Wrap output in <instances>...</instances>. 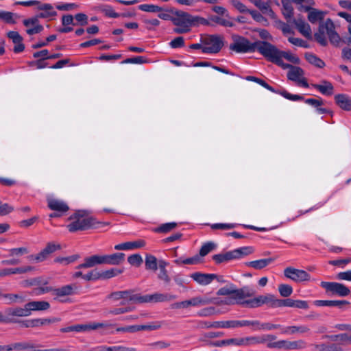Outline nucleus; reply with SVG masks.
<instances>
[{
  "instance_id": "obj_60",
  "label": "nucleus",
  "mask_w": 351,
  "mask_h": 351,
  "mask_svg": "<svg viewBox=\"0 0 351 351\" xmlns=\"http://www.w3.org/2000/svg\"><path fill=\"white\" fill-rule=\"evenodd\" d=\"M148 62V60L143 56H136L131 58H127L122 62L125 64H145Z\"/></svg>"
},
{
  "instance_id": "obj_50",
  "label": "nucleus",
  "mask_w": 351,
  "mask_h": 351,
  "mask_svg": "<svg viewBox=\"0 0 351 351\" xmlns=\"http://www.w3.org/2000/svg\"><path fill=\"white\" fill-rule=\"evenodd\" d=\"M293 3L301 5V8L303 9L305 12L311 10L313 9L312 6H313L315 3L313 0H292Z\"/></svg>"
},
{
  "instance_id": "obj_1",
  "label": "nucleus",
  "mask_w": 351,
  "mask_h": 351,
  "mask_svg": "<svg viewBox=\"0 0 351 351\" xmlns=\"http://www.w3.org/2000/svg\"><path fill=\"white\" fill-rule=\"evenodd\" d=\"M71 223L66 227L69 232L86 230L89 228H99L109 224L108 222H101L90 217L84 210H78L71 215L69 219Z\"/></svg>"
},
{
  "instance_id": "obj_39",
  "label": "nucleus",
  "mask_w": 351,
  "mask_h": 351,
  "mask_svg": "<svg viewBox=\"0 0 351 351\" xmlns=\"http://www.w3.org/2000/svg\"><path fill=\"white\" fill-rule=\"evenodd\" d=\"M271 258L259 259L254 261H250L246 263L247 266L252 267L256 269H261L272 262Z\"/></svg>"
},
{
  "instance_id": "obj_55",
  "label": "nucleus",
  "mask_w": 351,
  "mask_h": 351,
  "mask_svg": "<svg viewBox=\"0 0 351 351\" xmlns=\"http://www.w3.org/2000/svg\"><path fill=\"white\" fill-rule=\"evenodd\" d=\"M122 271H123L121 269L112 268V269H108V270L104 271L103 273H100L101 278H104V279L111 278L114 276H117L118 274H121Z\"/></svg>"
},
{
  "instance_id": "obj_21",
  "label": "nucleus",
  "mask_w": 351,
  "mask_h": 351,
  "mask_svg": "<svg viewBox=\"0 0 351 351\" xmlns=\"http://www.w3.org/2000/svg\"><path fill=\"white\" fill-rule=\"evenodd\" d=\"M146 243L144 240L138 239L134 241L125 242L114 245L116 250H131L143 247Z\"/></svg>"
},
{
  "instance_id": "obj_12",
  "label": "nucleus",
  "mask_w": 351,
  "mask_h": 351,
  "mask_svg": "<svg viewBox=\"0 0 351 351\" xmlns=\"http://www.w3.org/2000/svg\"><path fill=\"white\" fill-rule=\"evenodd\" d=\"M23 24L27 27L26 33L29 36L39 34L44 29L43 26L40 24L39 19L36 16L24 19Z\"/></svg>"
},
{
  "instance_id": "obj_32",
  "label": "nucleus",
  "mask_w": 351,
  "mask_h": 351,
  "mask_svg": "<svg viewBox=\"0 0 351 351\" xmlns=\"http://www.w3.org/2000/svg\"><path fill=\"white\" fill-rule=\"evenodd\" d=\"M314 304L318 306H337L342 308L344 306L348 305L349 302L346 300H315Z\"/></svg>"
},
{
  "instance_id": "obj_47",
  "label": "nucleus",
  "mask_w": 351,
  "mask_h": 351,
  "mask_svg": "<svg viewBox=\"0 0 351 351\" xmlns=\"http://www.w3.org/2000/svg\"><path fill=\"white\" fill-rule=\"evenodd\" d=\"M80 258V256L77 254L72 255L67 257H57L54 259V261L56 263L66 265L71 263L75 262L76 260H77Z\"/></svg>"
},
{
  "instance_id": "obj_26",
  "label": "nucleus",
  "mask_w": 351,
  "mask_h": 351,
  "mask_svg": "<svg viewBox=\"0 0 351 351\" xmlns=\"http://www.w3.org/2000/svg\"><path fill=\"white\" fill-rule=\"evenodd\" d=\"M103 263L106 265H117L124 261L123 253H114L109 255H102Z\"/></svg>"
},
{
  "instance_id": "obj_61",
  "label": "nucleus",
  "mask_w": 351,
  "mask_h": 351,
  "mask_svg": "<svg viewBox=\"0 0 351 351\" xmlns=\"http://www.w3.org/2000/svg\"><path fill=\"white\" fill-rule=\"evenodd\" d=\"M128 263L132 265L140 266L143 263V258L140 254H135L128 258Z\"/></svg>"
},
{
  "instance_id": "obj_62",
  "label": "nucleus",
  "mask_w": 351,
  "mask_h": 351,
  "mask_svg": "<svg viewBox=\"0 0 351 351\" xmlns=\"http://www.w3.org/2000/svg\"><path fill=\"white\" fill-rule=\"evenodd\" d=\"M237 290L234 285L228 283L224 287H221V295H232L233 292H235Z\"/></svg>"
},
{
  "instance_id": "obj_44",
  "label": "nucleus",
  "mask_w": 351,
  "mask_h": 351,
  "mask_svg": "<svg viewBox=\"0 0 351 351\" xmlns=\"http://www.w3.org/2000/svg\"><path fill=\"white\" fill-rule=\"evenodd\" d=\"M275 93L291 101H304V99L302 95L291 94L285 90H276Z\"/></svg>"
},
{
  "instance_id": "obj_27",
  "label": "nucleus",
  "mask_w": 351,
  "mask_h": 351,
  "mask_svg": "<svg viewBox=\"0 0 351 351\" xmlns=\"http://www.w3.org/2000/svg\"><path fill=\"white\" fill-rule=\"evenodd\" d=\"M103 263V258L102 255H93L89 257H86L84 259V262L80 265H79L77 268H90L93 267L97 265H102Z\"/></svg>"
},
{
  "instance_id": "obj_35",
  "label": "nucleus",
  "mask_w": 351,
  "mask_h": 351,
  "mask_svg": "<svg viewBox=\"0 0 351 351\" xmlns=\"http://www.w3.org/2000/svg\"><path fill=\"white\" fill-rule=\"evenodd\" d=\"M307 12H308V20L311 23H315L319 21L323 20L325 15L324 12L315 8L311 9Z\"/></svg>"
},
{
  "instance_id": "obj_28",
  "label": "nucleus",
  "mask_w": 351,
  "mask_h": 351,
  "mask_svg": "<svg viewBox=\"0 0 351 351\" xmlns=\"http://www.w3.org/2000/svg\"><path fill=\"white\" fill-rule=\"evenodd\" d=\"M256 337V344H265L266 347L273 349L274 341L277 339V337L271 334H263Z\"/></svg>"
},
{
  "instance_id": "obj_23",
  "label": "nucleus",
  "mask_w": 351,
  "mask_h": 351,
  "mask_svg": "<svg viewBox=\"0 0 351 351\" xmlns=\"http://www.w3.org/2000/svg\"><path fill=\"white\" fill-rule=\"evenodd\" d=\"M191 277L201 285H207L214 279L217 278V276L216 274H202L199 272L192 274Z\"/></svg>"
},
{
  "instance_id": "obj_38",
  "label": "nucleus",
  "mask_w": 351,
  "mask_h": 351,
  "mask_svg": "<svg viewBox=\"0 0 351 351\" xmlns=\"http://www.w3.org/2000/svg\"><path fill=\"white\" fill-rule=\"evenodd\" d=\"M304 75V71L298 66L291 67V70H289L287 73V77L289 80L296 82L302 77Z\"/></svg>"
},
{
  "instance_id": "obj_53",
  "label": "nucleus",
  "mask_w": 351,
  "mask_h": 351,
  "mask_svg": "<svg viewBox=\"0 0 351 351\" xmlns=\"http://www.w3.org/2000/svg\"><path fill=\"white\" fill-rule=\"evenodd\" d=\"M278 291L281 296L287 298L292 294L293 288L289 285L281 284L278 286Z\"/></svg>"
},
{
  "instance_id": "obj_14",
  "label": "nucleus",
  "mask_w": 351,
  "mask_h": 351,
  "mask_svg": "<svg viewBox=\"0 0 351 351\" xmlns=\"http://www.w3.org/2000/svg\"><path fill=\"white\" fill-rule=\"evenodd\" d=\"M141 295L134 294L132 290L119 291L112 293L108 295L109 298H111L115 301L120 299H123L127 301L141 302Z\"/></svg>"
},
{
  "instance_id": "obj_46",
  "label": "nucleus",
  "mask_w": 351,
  "mask_h": 351,
  "mask_svg": "<svg viewBox=\"0 0 351 351\" xmlns=\"http://www.w3.org/2000/svg\"><path fill=\"white\" fill-rule=\"evenodd\" d=\"M245 80L247 81L254 82L260 84L263 87L265 88L266 89L269 90L271 92H273V93L276 92V90L272 86L269 85L266 82H265L262 79L258 78L254 76L249 75V76L245 77Z\"/></svg>"
},
{
  "instance_id": "obj_57",
  "label": "nucleus",
  "mask_w": 351,
  "mask_h": 351,
  "mask_svg": "<svg viewBox=\"0 0 351 351\" xmlns=\"http://www.w3.org/2000/svg\"><path fill=\"white\" fill-rule=\"evenodd\" d=\"M33 348V343L29 342L14 343V351H29Z\"/></svg>"
},
{
  "instance_id": "obj_4",
  "label": "nucleus",
  "mask_w": 351,
  "mask_h": 351,
  "mask_svg": "<svg viewBox=\"0 0 351 351\" xmlns=\"http://www.w3.org/2000/svg\"><path fill=\"white\" fill-rule=\"evenodd\" d=\"M256 50L262 54L268 60L275 62L280 54L281 51L278 50L274 45L265 41H257Z\"/></svg>"
},
{
  "instance_id": "obj_10",
  "label": "nucleus",
  "mask_w": 351,
  "mask_h": 351,
  "mask_svg": "<svg viewBox=\"0 0 351 351\" xmlns=\"http://www.w3.org/2000/svg\"><path fill=\"white\" fill-rule=\"evenodd\" d=\"M284 275L287 278L296 282L308 281L311 279L310 275L304 270L298 269L291 267L285 269Z\"/></svg>"
},
{
  "instance_id": "obj_13",
  "label": "nucleus",
  "mask_w": 351,
  "mask_h": 351,
  "mask_svg": "<svg viewBox=\"0 0 351 351\" xmlns=\"http://www.w3.org/2000/svg\"><path fill=\"white\" fill-rule=\"evenodd\" d=\"M5 313L7 314L8 323H20L21 321H19L16 317H27L30 315V313L27 311L26 305L24 306V308L21 307H14V308H8L5 309Z\"/></svg>"
},
{
  "instance_id": "obj_7",
  "label": "nucleus",
  "mask_w": 351,
  "mask_h": 351,
  "mask_svg": "<svg viewBox=\"0 0 351 351\" xmlns=\"http://www.w3.org/2000/svg\"><path fill=\"white\" fill-rule=\"evenodd\" d=\"M254 252L250 246H245L221 254V263L241 259Z\"/></svg>"
},
{
  "instance_id": "obj_5",
  "label": "nucleus",
  "mask_w": 351,
  "mask_h": 351,
  "mask_svg": "<svg viewBox=\"0 0 351 351\" xmlns=\"http://www.w3.org/2000/svg\"><path fill=\"white\" fill-rule=\"evenodd\" d=\"M276 302L277 298L273 294L266 293L247 300L245 303L247 308H257L264 304L269 305L271 308H276Z\"/></svg>"
},
{
  "instance_id": "obj_19",
  "label": "nucleus",
  "mask_w": 351,
  "mask_h": 351,
  "mask_svg": "<svg viewBox=\"0 0 351 351\" xmlns=\"http://www.w3.org/2000/svg\"><path fill=\"white\" fill-rule=\"evenodd\" d=\"M60 249V245H56L54 243H49L39 254L34 256V259L37 262H42L45 261L51 254Z\"/></svg>"
},
{
  "instance_id": "obj_41",
  "label": "nucleus",
  "mask_w": 351,
  "mask_h": 351,
  "mask_svg": "<svg viewBox=\"0 0 351 351\" xmlns=\"http://www.w3.org/2000/svg\"><path fill=\"white\" fill-rule=\"evenodd\" d=\"M145 267L148 270H157L158 267L157 258L153 255L147 254L145 256Z\"/></svg>"
},
{
  "instance_id": "obj_24",
  "label": "nucleus",
  "mask_w": 351,
  "mask_h": 351,
  "mask_svg": "<svg viewBox=\"0 0 351 351\" xmlns=\"http://www.w3.org/2000/svg\"><path fill=\"white\" fill-rule=\"evenodd\" d=\"M77 288L75 285H67L62 287L54 289L52 295L55 297L54 299H58L61 297L71 295L74 293V290Z\"/></svg>"
},
{
  "instance_id": "obj_25",
  "label": "nucleus",
  "mask_w": 351,
  "mask_h": 351,
  "mask_svg": "<svg viewBox=\"0 0 351 351\" xmlns=\"http://www.w3.org/2000/svg\"><path fill=\"white\" fill-rule=\"evenodd\" d=\"M27 311L32 314V311H46L50 308V304L47 301H32L25 304Z\"/></svg>"
},
{
  "instance_id": "obj_29",
  "label": "nucleus",
  "mask_w": 351,
  "mask_h": 351,
  "mask_svg": "<svg viewBox=\"0 0 351 351\" xmlns=\"http://www.w3.org/2000/svg\"><path fill=\"white\" fill-rule=\"evenodd\" d=\"M311 86L324 95L329 96L333 94L334 87L330 82L324 80L320 84H313Z\"/></svg>"
},
{
  "instance_id": "obj_16",
  "label": "nucleus",
  "mask_w": 351,
  "mask_h": 351,
  "mask_svg": "<svg viewBox=\"0 0 351 351\" xmlns=\"http://www.w3.org/2000/svg\"><path fill=\"white\" fill-rule=\"evenodd\" d=\"M58 321V319L56 318H51V319L36 318V319L21 321V324L23 327H25V328H36V327H39L41 326L54 323Z\"/></svg>"
},
{
  "instance_id": "obj_52",
  "label": "nucleus",
  "mask_w": 351,
  "mask_h": 351,
  "mask_svg": "<svg viewBox=\"0 0 351 351\" xmlns=\"http://www.w3.org/2000/svg\"><path fill=\"white\" fill-rule=\"evenodd\" d=\"M201 262V258L198 255H196L193 257L188 258L184 260L178 259L176 260L175 263L176 264H186V265H196Z\"/></svg>"
},
{
  "instance_id": "obj_63",
  "label": "nucleus",
  "mask_w": 351,
  "mask_h": 351,
  "mask_svg": "<svg viewBox=\"0 0 351 351\" xmlns=\"http://www.w3.org/2000/svg\"><path fill=\"white\" fill-rule=\"evenodd\" d=\"M304 102L306 104H308L315 108H318L319 106H322L324 104V101L322 98H308V99H304Z\"/></svg>"
},
{
  "instance_id": "obj_49",
  "label": "nucleus",
  "mask_w": 351,
  "mask_h": 351,
  "mask_svg": "<svg viewBox=\"0 0 351 351\" xmlns=\"http://www.w3.org/2000/svg\"><path fill=\"white\" fill-rule=\"evenodd\" d=\"M138 9L147 12H159L162 10L161 7L153 4H141L138 5Z\"/></svg>"
},
{
  "instance_id": "obj_31",
  "label": "nucleus",
  "mask_w": 351,
  "mask_h": 351,
  "mask_svg": "<svg viewBox=\"0 0 351 351\" xmlns=\"http://www.w3.org/2000/svg\"><path fill=\"white\" fill-rule=\"evenodd\" d=\"M169 263L164 260L158 261L159 273L158 274V279L164 281L165 284H169L171 281V278L166 269Z\"/></svg>"
},
{
  "instance_id": "obj_51",
  "label": "nucleus",
  "mask_w": 351,
  "mask_h": 351,
  "mask_svg": "<svg viewBox=\"0 0 351 351\" xmlns=\"http://www.w3.org/2000/svg\"><path fill=\"white\" fill-rule=\"evenodd\" d=\"M306 343L303 339H298L295 341H289V350H303L306 348Z\"/></svg>"
},
{
  "instance_id": "obj_33",
  "label": "nucleus",
  "mask_w": 351,
  "mask_h": 351,
  "mask_svg": "<svg viewBox=\"0 0 351 351\" xmlns=\"http://www.w3.org/2000/svg\"><path fill=\"white\" fill-rule=\"evenodd\" d=\"M282 13L287 22H292L293 16V8L289 0H282Z\"/></svg>"
},
{
  "instance_id": "obj_64",
  "label": "nucleus",
  "mask_w": 351,
  "mask_h": 351,
  "mask_svg": "<svg viewBox=\"0 0 351 351\" xmlns=\"http://www.w3.org/2000/svg\"><path fill=\"white\" fill-rule=\"evenodd\" d=\"M169 46L173 49L180 48L184 46V39L182 36H178L169 43Z\"/></svg>"
},
{
  "instance_id": "obj_3",
  "label": "nucleus",
  "mask_w": 351,
  "mask_h": 351,
  "mask_svg": "<svg viewBox=\"0 0 351 351\" xmlns=\"http://www.w3.org/2000/svg\"><path fill=\"white\" fill-rule=\"evenodd\" d=\"M255 291L249 287H243L237 289L233 294L229 295H224L225 297L221 298V305L224 304H241L245 307V298H250L254 295Z\"/></svg>"
},
{
  "instance_id": "obj_37",
  "label": "nucleus",
  "mask_w": 351,
  "mask_h": 351,
  "mask_svg": "<svg viewBox=\"0 0 351 351\" xmlns=\"http://www.w3.org/2000/svg\"><path fill=\"white\" fill-rule=\"evenodd\" d=\"M178 227V223L176 222H169L160 225L155 228L153 230L156 233H168Z\"/></svg>"
},
{
  "instance_id": "obj_43",
  "label": "nucleus",
  "mask_w": 351,
  "mask_h": 351,
  "mask_svg": "<svg viewBox=\"0 0 351 351\" xmlns=\"http://www.w3.org/2000/svg\"><path fill=\"white\" fill-rule=\"evenodd\" d=\"M2 296L8 300L7 304L21 303L25 300L24 296L20 294H2Z\"/></svg>"
},
{
  "instance_id": "obj_20",
  "label": "nucleus",
  "mask_w": 351,
  "mask_h": 351,
  "mask_svg": "<svg viewBox=\"0 0 351 351\" xmlns=\"http://www.w3.org/2000/svg\"><path fill=\"white\" fill-rule=\"evenodd\" d=\"M37 9L42 11L36 15V17H38V19L55 16L57 14V12L54 10L52 5L50 3H41L40 2Z\"/></svg>"
},
{
  "instance_id": "obj_34",
  "label": "nucleus",
  "mask_w": 351,
  "mask_h": 351,
  "mask_svg": "<svg viewBox=\"0 0 351 351\" xmlns=\"http://www.w3.org/2000/svg\"><path fill=\"white\" fill-rule=\"evenodd\" d=\"M32 269L33 268L31 266L18 267V268L3 269L0 271V276H9L11 274H23V273H26V272L32 271Z\"/></svg>"
},
{
  "instance_id": "obj_40",
  "label": "nucleus",
  "mask_w": 351,
  "mask_h": 351,
  "mask_svg": "<svg viewBox=\"0 0 351 351\" xmlns=\"http://www.w3.org/2000/svg\"><path fill=\"white\" fill-rule=\"evenodd\" d=\"M305 58L310 64L318 68H323L325 66L324 62L313 53H306Z\"/></svg>"
},
{
  "instance_id": "obj_36",
  "label": "nucleus",
  "mask_w": 351,
  "mask_h": 351,
  "mask_svg": "<svg viewBox=\"0 0 351 351\" xmlns=\"http://www.w3.org/2000/svg\"><path fill=\"white\" fill-rule=\"evenodd\" d=\"M19 18V16L17 14L0 10V19L3 20L4 22L9 24H15L16 23V19Z\"/></svg>"
},
{
  "instance_id": "obj_6",
  "label": "nucleus",
  "mask_w": 351,
  "mask_h": 351,
  "mask_svg": "<svg viewBox=\"0 0 351 351\" xmlns=\"http://www.w3.org/2000/svg\"><path fill=\"white\" fill-rule=\"evenodd\" d=\"M256 42L250 43L247 39L236 36L234 42L230 45V49L237 53L254 52L256 51Z\"/></svg>"
},
{
  "instance_id": "obj_59",
  "label": "nucleus",
  "mask_w": 351,
  "mask_h": 351,
  "mask_svg": "<svg viewBox=\"0 0 351 351\" xmlns=\"http://www.w3.org/2000/svg\"><path fill=\"white\" fill-rule=\"evenodd\" d=\"M280 58H284L286 60H287L288 61H289L293 64H298L300 62V60L298 56H296L289 52L281 51Z\"/></svg>"
},
{
  "instance_id": "obj_54",
  "label": "nucleus",
  "mask_w": 351,
  "mask_h": 351,
  "mask_svg": "<svg viewBox=\"0 0 351 351\" xmlns=\"http://www.w3.org/2000/svg\"><path fill=\"white\" fill-rule=\"evenodd\" d=\"M278 349V350H289V340L287 339H280V340H275L274 345H273V349Z\"/></svg>"
},
{
  "instance_id": "obj_15",
  "label": "nucleus",
  "mask_w": 351,
  "mask_h": 351,
  "mask_svg": "<svg viewBox=\"0 0 351 351\" xmlns=\"http://www.w3.org/2000/svg\"><path fill=\"white\" fill-rule=\"evenodd\" d=\"M8 38L14 44L13 51L19 53L24 51L25 45L23 43V38L18 32L10 31L6 34Z\"/></svg>"
},
{
  "instance_id": "obj_45",
  "label": "nucleus",
  "mask_w": 351,
  "mask_h": 351,
  "mask_svg": "<svg viewBox=\"0 0 351 351\" xmlns=\"http://www.w3.org/2000/svg\"><path fill=\"white\" fill-rule=\"evenodd\" d=\"M217 244L213 242H207L204 243L200 250H199V255L200 256L203 257L207 255L209 252L217 248Z\"/></svg>"
},
{
  "instance_id": "obj_18",
  "label": "nucleus",
  "mask_w": 351,
  "mask_h": 351,
  "mask_svg": "<svg viewBox=\"0 0 351 351\" xmlns=\"http://www.w3.org/2000/svg\"><path fill=\"white\" fill-rule=\"evenodd\" d=\"M47 206L51 210L60 213H66L69 208L64 201L52 197L47 199Z\"/></svg>"
},
{
  "instance_id": "obj_30",
  "label": "nucleus",
  "mask_w": 351,
  "mask_h": 351,
  "mask_svg": "<svg viewBox=\"0 0 351 351\" xmlns=\"http://www.w3.org/2000/svg\"><path fill=\"white\" fill-rule=\"evenodd\" d=\"M337 104L343 110H351V99L345 94H339L335 97Z\"/></svg>"
},
{
  "instance_id": "obj_56",
  "label": "nucleus",
  "mask_w": 351,
  "mask_h": 351,
  "mask_svg": "<svg viewBox=\"0 0 351 351\" xmlns=\"http://www.w3.org/2000/svg\"><path fill=\"white\" fill-rule=\"evenodd\" d=\"M161 327V324L159 322H154L149 324L145 325H137L138 331L140 330H158Z\"/></svg>"
},
{
  "instance_id": "obj_48",
  "label": "nucleus",
  "mask_w": 351,
  "mask_h": 351,
  "mask_svg": "<svg viewBox=\"0 0 351 351\" xmlns=\"http://www.w3.org/2000/svg\"><path fill=\"white\" fill-rule=\"evenodd\" d=\"M319 27L324 32L326 31L327 35L335 32L334 23L330 19H326V21L321 24Z\"/></svg>"
},
{
  "instance_id": "obj_42",
  "label": "nucleus",
  "mask_w": 351,
  "mask_h": 351,
  "mask_svg": "<svg viewBox=\"0 0 351 351\" xmlns=\"http://www.w3.org/2000/svg\"><path fill=\"white\" fill-rule=\"evenodd\" d=\"M99 10L104 13L106 16L110 18H118L119 14L114 12L112 7L109 5H101L98 7Z\"/></svg>"
},
{
  "instance_id": "obj_2",
  "label": "nucleus",
  "mask_w": 351,
  "mask_h": 351,
  "mask_svg": "<svg viewBox=\"0 0 351 351\" xmlns=\"http://www.w3.org/2000/svg\"><path fill=\"white\" fill-rule=\"evenodd\" d=\"M171 21L176 26L173 29V32L179 34L189 32L191 27L193 25L198 24L206 25L208 23L204 18L192 16L183 11L176 12Z\"/></svg>"
},
{
  "instance_id": "obj_9",
  "label": "nucleus",
  "mask_w": 351,
  "mask_h": 351,
  "mask_svg": "<svg viewBox=\"0 0 351 351\" xmlns=\"http://www.w3.org/2000/svg\"><path fill=\"white\" fill-rule=\"evenodd\" d=\"M204 44V53H215L219 51V36H206L201 38Z\"/></svg>"
},
{
  "instance_id": "obj_8",
  "label": "nucleus",
  "mask_w": 351,
  "mask_h": 351,
  "mask_svg": "<svg viewBox=\"0 0 351 351\" xmlns=\"http://www.w3.org/2000/svg\"><path fill=\"white\" fill-rule=\"evenodd\" d=\"M321 286L331 295L345 297L350 293V289L343 284L336 282H322Z\"/></svg>"
},
{
  "instance_id": "obj_58",
  "label": "nucleus",
  "mask_w": 351,
  "mask_h": 351,
  "mask_svg": "<svg viewBox=\"0 0 351 351\" xmlns=\"http://www.w3.org/2000/svg\"><path fill=\"white\" fill-rule=\"evenodd\" d=\"M254 345H256L255 336L239 338V346H249Z\"/></svg>"
},
{
  "instance_id": "obj_17",
  "label": "nucleus",
  "mask_w": 351,
  "mask_h": 351,
  "mask_svg": "<svg viewBox=\"0 0 351 351\" xmlns=\"http://www.w3.org/2000/svg\"><path fill=\"white\" fill-rule=\"evenodd\" d=\"M310 331L311 329L307 325L289 326L282 328L281 334L287 335H304L308 333Z\"/></svg>"
},
{
  "instance_id": "obj_11",
  "label": "nucleus",
  "mask_w": 351,
  "mask_h": 351,
  "mask_svg": "<svg viewBox=\"0 0 351 351\" xmlns=\"http://www.w3.org/2000/svg\"><path fill=\"white\" fill-rule=\"evenodd\" d=\"M177 296L173 294L165 293H155L151 295H145L141 297V303L143 302H164L176 300Z\"/></svg>"
},
{
  "instance_id": "obj_22",
  "label": "nucleus",
  "mask_w": 351,
  "mask_h": 351,
  "mask_svg": "<svg viewBox=\"0 0 351 351\" xmlns=\"http://www.w3.org/2000/svg\"><path fill=\"white\" fill-rule=\"evenodd\" d=\"M292 23L296 26L298 31L306 38H311L312 32L310 25L302 18L293 19Z\"/></svg>"
}]
</instances>
